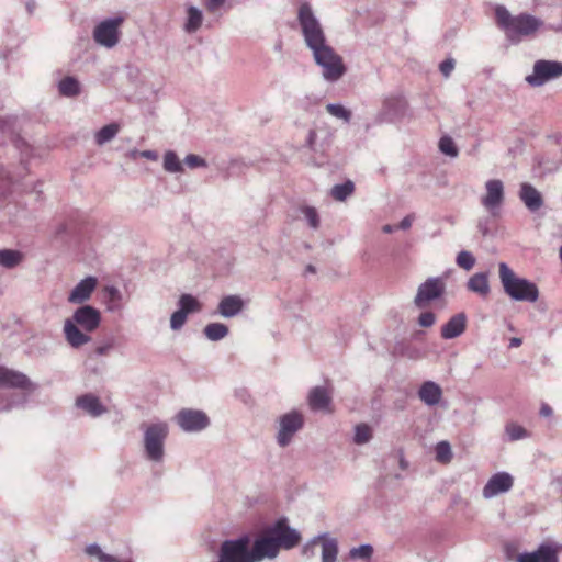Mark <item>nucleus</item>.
Masks as SVG:
<instances>
[{"label": "nucleus", "mask_w": 562, "mask_h": 562, "mask_svg": "<svg viewBox=\"0 0 562 562\" xmlns=\"http://www.w3.org/2000/svg\"><path fill=\"white\" fill-rule=\"evenodd\" d=\"M297 22L306 47L312 52L314 61L322 68V76L328 82L344 77L347 68L342 57L327 43L325 32L312 7L303 2L297 10Z\"/></svg>", "instance_id": "obj_1"}, {"label": "nucleus", "mask_w": 562, "mask_h": 562, "mask_svg": "<svg viewBox=\"0 0 562 562\" xmlns=\"http://www.w3.org/2000/svg\"><path fill=\"white\" fill-rule=\"evenodd\" d=\"M495 19L499 29H502L508 41L520 43L524 38L533 37L541 29L559 32L562 26L546 25L544 22L531 14L520 13L512 15L504 5H496Z\"/></svg>", "instance_id": "obj_2"}, {"label": "nucleus", "mask_w": 562, "mask_h": 562, "mask_svg": "<svg viewBox=\"0 0 562 562\" xmlns=\"http://www.w3.org/2000/svg\"><path fill=\"white\" fill-rule=\"evenodd\" d=\"M101 324V313L92 305H81L75 310L72 316L64 323L66 341L72 348H79L91 340V337L83 333L94 331Z\"/></svg>", "instance_id": "obj_3"}, {"label": "nucleus", "mask_w": 562, "mask_h": 562, "mask_svg": "<svg viewBox=\"0 0 562 562\" xmlns=\"http://www.w3.org/2000/svg\"><path fill=\"white\" fill-rule=\"evenodd\" d=\"M499 281L506 295L516 302L533 303L539 299L537 284L521 278L506 263H498Z\"/></svg>", "instance_id": "obj_4"}, {"label": "nucleus", "mask_w": 562, "mask_h": 562, "mask_svg": "<svg viewBox=\"0 0 562 562\" xmlns=\"http://www.w3.org/2000/svg\"><path fill=\"white\" fill-rule=\"evenodd\" d=\"M143 446L145 458L154 463H161L165 458V442L169 427L165 422L143 424Z\"/></svg>", "instance_id": "obj_5"}, {"label": "nucleus", "mask_w": 562, "mask_h": 562, "mask_svg": "<svg viewBox=\"0 0 562 562\" xmlns=\"http://www.w3.org/2000/svg\"><path fill=\"white\" fill-rule=\"evenodd\" d=\"M266 529L278 553L280 550H291L295 548L302 539L301 533L289 525L288 518L285 517L277 519Z\"/></svg>", "instance_id": "obj_6"}, {"label": "nucleus", "mask_w": 562, "mask_h": 562, "mask_svg": "<svg viewBox=\"0 0 562 562\" xmlns=\"http://www.w3.org/2000/svg\"><path fill=\"white\" fill-rule=\"evenodd\" d=\"M560 76H562V63L539 59L533 64L532 72L526 77V81L529 86L537 88Z\"/></svg>", "instance_id": "obj_7"}, {"label": "nucleus", "mask_w": 562, "mask_h": 562, "mask_svg": "<svg viewBox=\"0 0 562 562\" xmlns=\"http://www.w3.org/2000/svg\"><path fill=\"white\" fill-rule=\"evenodd\" d=\"M124 19L122 16L109 18L100 22L93 30L95 43L106 47H114L120 41V26Z\"/></svg>", "instance_id": "obj_8"}, {"label": "nucleus", "mask_w": 562, "mask_h": 562, "mask_svg": "<svg viewBox=\"0 0 562 562\" xmlns=\"http://www.w3.org/2000/svg\"><path fill=\"white\" fill-rule=\"evenodd\" d=\"M304 417L297 411H291L282 415L279 419V431L277 442L284 448L290 445L293 436L303 428Z\"/></svg>", "instance_id": "obj_9"}, {"label": "nucleus", "mask_w": 562, "mask_h": 562, "mask_svg": "<svg viewBox=\"0 0 562 562\" xmlns=\"http://www.w3.org/2000/svg\"><path fill=\"white\" fill-rule=\"evenodd\" d=\"M178 426L186 432H199L207 428L210 418L199 409L182 408L175 417Z\"/></svg>", "instance_id": "obj_10"}, {"label": "nucleus", "mask_w": 562, "mask_h": 562, "mask_svg": "<svg viewBox=\"0 0 562 562\" xmlns=\"http://www.w3.org/2000/svg\"><path fill=\"white\" fill-rule=\"evenodd\" d=\"M505 200L504 183L498 179H491L485 182V194L481 203L492 216H497Z\"/></svg>", "instance_id": "obj_11"}, {"label": "nucleus", "mask_w": 562, "mask_h": 562, "mask_svg": "<svg viewBox=\"0 0 562 562\" xmlns=\"http://www.w3.org/2000/svg\"><path fill=\"white\" fill-rule=\"evenodd\" d=\"M201 304L192 294H182L178 301V310L171 314L170 328L180 330L187 322L188 315L199 312Z\"/></svg>", "instance_id": "obj_12"}, {"label": "nucleus", "mask_w": 562, "mask_h": 562, "mask_svg": "<svg viewBox=\"0 0 562 562\" xmlns=\"http://www.w3.org/2000/svg\"><path fill=\"white\" fill-rule=\"evenodd\" d=\"M445 289V282L441 278H428L418 286L414 304L418 308H424L429 302L439 299L443 294Z\"/></svg>", "instance_id": "obj_13"}, {"label": "nucleus", "mask_w": 562, "mask_h": 562, "mask_svg": "<svg viewBox=\"0 0 562 562\" xmlns=\"http://www.w3.org/2000/svg\"><path fill=\"white\" fill-rule=\"evenodd\" d=\"M407 103L403 97L387 95L382 101L378 119L380 122L393 123L405 115Z\"/></svg>", "instance_id": "obj_14"}, {"label": "nucleus", "mask_w": 562, "mask_h": 562, "mask_svg": "<svg viewBox=\"0 0 562 562\" xmlns=\"http://www.w3.org/2000/svg\"><path fill=\"white\" fill-rule=\"evenodd\" d=\"M562 547L555 542H543L532 552L518 554L517 562H559Z\"/></svg>", "instance_id": "obj_15"}, {"label": "nucleus", "mask_w": 562, "mask_h": 562, "mask_svg": "<svg viewBox=\"0 0 562 562\" xmlns=\"http://www.w3.org/2000/svg\"><path fill=\"white\" fill-rule=\"evenodd\" d=\"M0 387L19 389L33 392L37 389V385L24 373L0 366Z\"/></svg>", "instance_id": "obj_16"}, {"label": "nucleus", "mask_w": 562, "mask_h": 562, "mask_svg": "<svg viewBox=\"0 0 562 562\" xmlns=\"http://www.w3.org/2000/svg\"><path fill=\"white\" fill-rule=\"evenodd\" d=\"M333 143V134L327 130H310L305 146L314 154L326 157Z\"/></svg>", "instance_id": "obj_17"}, {"label": "nucleus", "mask_w": 562, "mask_h": 562, "mask_svg": "<svg viewBox=\"0 0 562 562\" xmlns=\"http://www.w3.org/2000/svg\"><path fill=\"white\" fill-rule=\"evenodd\" d=\"M250 553L254 562L262 561L263 559H274L278 557V551L274 548L273 541L269 536L267 529L258 536L250 547Z\"/></svg>", "instance_id": "obj_18"}, {"label": "nucleus", "mask_w": 562, "mask_h": 562, "mask_svg": "<svg viewBox=\"0 0 562 562\" xmlns=\"http://www.w3.org/2000/svg\"><path fill=\"white\" fill-rule=\"evenodd\" d=\"M514 484L513 476L507 472H498L490 477L482 494L484 498H492L498 494L508 492Z\"/></svg>", "instance_id": "obj_19"}, {"label": "nucleus", "mask_w": 562, "mask_h": 562, "mask_svg": "<svg viewBox=\"0 0 562 562\" xmlns=\"http://www.w3.org/2000/svg\"><path fill=\"white\" fill-rule=\"evenodd\" d=\"M98 280L94 277L82 279L71 290L67 301L71 304H82L88 301L97 286Z\"/></svg>", "instance_id": "obj_20"}, {"label": "nucleus", "mask_w": 562, "mask_h": 562, "mask_svg": "<svg viewBox=\"0 0 562 562\" xmlns=\"http://www.w3.org/2000/svg\"><path fill=\"white\" fill-rule=\"evenodd\" d=\"M518 195L525 206L532 213L543 206L541 193L530 183H521Z\"/></svg>", "instance_id": "obj_21"}, {"label": "nucleus", "mask_w": 562, "mask_h": 562, "mask_svg": "<svg viewBox=\"0 0 562 562\" xmlns=\"http://www.w3.org/2000/svg\"><path fill=\"white\" fill-rule=\"evenodd\" d=\"M244 307L245 302L239 295H225L217 305V313L222 317L232 318L237 316Z\"/></svg>", "instance_id": "obj_22"}, {"label": "nucleus", "mask_w": 562, "mask_h": 562, "mask_svg": "<svg viewBox=\"0 0 562 562\" xmlns=\"http://www.w3.org/2000/svg\"><path fill=\"white\" fill-rule=\"evenodd\" d=\"M467 327V316L464 313L453 315L442 327L441 337L453 339L462 335Z\"/></svg>", "instance_id": "obj_23"}, {"label": "nucleus", "mask_w": 562, "mask_h": 562, "mask_svg": "<svg viewBox=\"0 0 562 562\" xmlns=\"http://www.w3.org/2000/svg\"><path fill=\"white\" fill-rule=\"evenodd\" d=\"M76 405L92 417H99L106 412L100 398L90 393L77 397Z\"/></svg>", "instance_id": "obj_24"}, {"label": "nucleus", "mask_w": 562, "mask_h": 562, "mask_svg": "<svg viewBox=\"0 0 562 562\" xmlns=\"http://www.w3.org/2000/svg\"><path fill=\"white\" fill-rule=\"evenodd\" d=\"M418 396L426 405L435 406L441 400L442 390L436 382L426 381L420 385Z\"/></svg>", "instance_id": "obj_25"}, {"label": "nucleus", "mask_w": 562, "mask_h": 562, "mask_svg": "<svg viewBox=\"0 0 562 562\" xmlns=\"http://www.w3.org/2000/svg\"><path fill=\"white\" fill-rule=\"evenodd\" d=\"M331 397L323 386H315L310 391L308 404L313 411H324L329 407Z\"/></svg>", "instance_id": "obj_26"}, {"label": "nucleus", "mask_w": 562, "mask_h": 562, "mask_svg": "<svg viewBox=\"0 0 562 562\" xmlns=\"http://www.w3.org/2000/svg\"><path fill=\"white\" fill-rule=\"evenodd\" d=\"M467 289L470 292L476 293L481 296H486L491 291L488 283V273L477 272L471 276L467 282Z\"/></svg>", "instance_id": "obj_27"}, {"label": "nucleus", "mask_w": 562, "mask_h": 562, "mask_svg": "<svg viewBox=\"0 0 562 562\" xmlns=\"http://www.w3.org/2000/svg\"><path fill=\"white\" fill-rule=\"evenodd\" d=\"M324 537L321 539L322 544V562H336L338 555V541L335 538H330L327 533H323Z\"/></svg>", "instance_id": "obj_28"}, {"label": "nucleus", "mask_w": 562, "mask_h": 562, "mask_svg": "<svg viewBox=\"0 0 562 562\" xmlns=\"http://www.w3.org/2000/svg\"><path fill=\"white\" fill-rule=\"evenodd\" d=\"M58 92L66 98H75L81 92L79 80L72 76H66L58 82Z\"/></svg>", "instance_id": "obj_29"}, {"label": "nucleus", "mask_w": 562, "mask_h": 562, "mask_svg": "<svg viewBox=\"0 0 562 562\" xmlns=\"http://www.w3.org/2000/svg\"><path fill=\"white\" fill-rule=\"evenodd\" d=\"M26 401L27 396L25 394H9L0 392V412H8L14 407L22 406Z\"/></svg>", "instance_id": "obj_30"}, {"label": "nucleus", "mask_w": 562, "mask_h": 562, "mask_svg": "<svg viewBox=\"0 0 562 562\" xmlns=\"http://www.w3.org/2000/svg\"><path fill=\"white\" fill-rule=\"evenodd\" d=\"M202 21H203L202 11L194 5H189L187 8V20L184 23V31L187 33L196 32L201 27Z\"/></svg>", "instance_id": "obj_31"}, {"label": "nucleus", "mask_w": 562, "mask_h": 562, "mask_svg": "<svg viewBox=\"0 0 562 562\" xmlns=\"http://www.w3.org/2000/svg\"><path fill=\"white\" fill-rule=\"evenodd\" d=\"M23 260V255L20 250L15 249H1L0 250V266L7 269L15 268Z\"/></svg>", "instance_id": "obj_32"}, {"label": "nucleus", "mask_w": 562, "mask_h": 562, "mask_svg": "<svg viewBox=\"0 0 562 562\" xmlns=\"http://www.w3.org/2000/svg\"><path fill=\"white\" fill-rule=\"evenodd\" d=\"M228 327L223 323H210L203 329L205 337L211 341L224 339L228 335Z\"/></svg>", "instance_id": "obj_33"}, {"label": "nucleus", "mask_w": 562, "mask_h": 562, "mask_svg": "<svg viewBox=\"0 0 562 562\" xmlns=\"http://www.w3.org/2000/svg\"><path fill=\"white\" fill-rule=\"evenodd\" d=\"M119 131H120V125L117 123H110L108 125H104L95 133V136H94L95 143L99 146H102V145L109 143L116 136Z\"/></svg>", "instance_id": "obj_34"}, {"label": "nucleus", "mask_w": 562, "mask_h": 562, "mask_svg": "<svg viewBox=\"0 0 562 562\" xmlns=\"http://www.w3.org/2000/svg\"><path fill=\"white\" fill-rule=\"evenodd\" d=\"M355 191V183L351 180H346L342 183L335 184L330 190V195L334 200L342 202L350 196Z\"/></svg>", "instance_id": "obj_35"}, {"label": "nucleus", "mask_w": 562, "mask_h": 562, "mask_svg": "<svg viewBox=\"0 0 562 562\" xmlns=\"http://www.w3.org/2000/svg\"><path fill=\"white\" fill-rule=\"evenodd\" d=\"M104 291H105L108 310H110L112 312L120 310L121 304H122V299H123L122 292L113 285L106 286Z\"/></svg>", "instance_id": "obj_36"}, {"label": "nucleus", "mask_w": 562, "mask_h": 562, "mask_svg": "<svg viewBox=\"0 0 562 562\" xmlns=\"http://www.w3.org/2000/svg\"><path fill=\"white\" fill-rule=\"evenodd\" d=\"M164 169L170 173H177V172L183 171V166L175 151L168 150L165 154Z\"/></svg>", "instance_id": "obj_37"}, {"label": "nucleus", "mask_w": 562, "mask_h": 562, "mask_svg": "<svg viewBox=\"0 0 562 562\" xmlns=\"http://www.w3.org/2000/svg\"><path fill=\"white\" fill-rule=\"evenodd\" d=\"M373 552V547L369 543H364L359 547L351 548L349 551V558L352 560H363L370 562Z\"/></svg>", "instance_id": "obj_38"}, {"label": "nucleus", "mask_w": 562, "mask_h": 562, "mask_svg": "<svg viewBox=\"0 0 562 562\" xmlns=\"http://www.w3.org/2000/svg\"><path fill=\"white\" fill-rule=\"evenodd\" d=\"M87 555L98 559L99 562H117V559L102 551L97 543L88 544L85 549Z\"/></svg>", "instance_id": "obj_39"}, {"label": "nucleus", "mask_w": 562, "mask_h": 562, "mask_svg": "<svg viewBox=\"0 0 562 562\" xmlns=\"http://www.w3.org/2000/svg\"><path fill=\"white\" fill-rule=\"evenodd\" d=\"M326 111L334 117L342 120L345 123H349L352 116L351 111L339 103H328Z\"/></svg>", "instance_id": "obj_40"}, {"label": "nucleus", "mask_w": 562, "mask_h": 562, "mask_svg": "<svg viewBox=\"0 0 562 562\" xmlns=\"http://www.w3.org/2000/svg\"><path fill=\"white\" fill-rule=\"evenodd\" d=\"M505 432L510 441L521 440L530 436L527 429L515 423H508L505 426Z\"/></svg>", "instance_id": "obj_41"}, {"label": "nucleus", "mask_w": 562, "mask_h": 562, "mask_svg": "<svg viewBox=\"0 0 562 562\" xmlns=\"http://www.w3.org/2000/svg\"><path fill=\"white\" fill-rule=\"evenodd\" d=\"M372 438V429L367 424H358L355 427V436L353 441L357 445H364L369 442Z\"/></svg>", "instance_id": "obj_42"}, {"label": "nucleus", "mask_w": 562, "mask_h": 562, "mask_svg": "<svg viewBox=\"0 0 562 562\" xmlns=\"http://www.w3.org/2000/svg\"><path fill=\"white\" fill-rule=\"evenodd\" d=\"M439 149L442 154L451 158H456L459 154L458 147L456 146L453 139L447 135L439 139Z\"/></svg>", "instance_id": "obj_43"}, {"label": "nucleus", "mask_w": 562, "mask_h": 562, "mask_svg": "<svg viewBox=\"0 0 562 562\" xmlns=\"http://www.w3.org/2000/svg\"><path fill=\"white\" fill-rule=\"evenodd\" d=\"M436 460L441 463H447L452 458V451L448 441H439L435 448Z\"/></svg>", "instance_id": "obj_44"}, {"label": "nucleus", "mask_w": 562, "mask_h": 562, "mask_svg": "<svg viewBox=\"0 0 562 562\" xmlns=\"http://www.w3.org/2000/svg\"><path fill=\"white\" fill-rule=\"evenodd\" d=\"M456 262L457 265L469 271L471 270L474 265H475V258L474 256L472 255V252L468 251V250H461L458 255H457V258H456Z\"/></svg>", "instance_id": "obj_45"}, {"label": "nucleus", "mask_w": 562, "mask_h": 562, "mask_svg": "<svg viewBox=\"0 0 562 562\" xmlns=\"http://www.w3.org/2000/svg\"><path fill=\"white\" fill-rule=\"evenodd\" d=\"M183 162L191 169L205 168L207 166V162L204 158L194 154L187 155Z\"/></svg>", "instance_id": "obj_46"}, {"label": "nucleus", "mask_w": 562, "mask_h": 562, "mask_svg": "<svg viewBox=\"0 0 562 562\" xmlns=\"http://www.w3.org/2000/svg\"><path fill=\"white\" fill-rule=\"evenodd\" d=\"M303 214L312 228H317L319 226V217L315 207L305 206L303 209Z\"/></svg>", "instance_id": "obj_47"}, {"label": "nucleus", "mask_w": 562, "mask_h": 562, "mask_svg": "<svg viewBox=\"0 0 562 562\" xmlns=\"http://www.w3.org/2000/svg\"><path fill=\"white\" fill-rule=\"evenodd\" d=\"M456 66V60L451 57L446 58L439 64V70L445 78H449Z\"/></svg>", "instance_id": "obj_48"}, {"label": "nucleus", "mask_w": 562, "mask_h": 562, "mask_svg": "<svg viewBox=\"0 0 562 562\" xmlns=\"http://www.w3.org/2000/svg\"><path fill=\"white\" fill-rule=\"evenodd\" d=\"M324 537V535L315 536L313 539H311L302 549V553L306 558H311L315 554L314 548L315 546L321 541V539Z\"/></svg>", "instance_id": "obj_49"}, {"label": "nucleus", "mask_w": 562, "mask_h": 562, "mask_svg": "<svg viewBox=\"0 0 562 562\" xmlns=\"http://www.w3.org/2000/svg\"><path fill=\"white\" fill-rule=\"evenodd\" d=\"M538 166H539V168L542 169V171H541L542 173L553 172L559 168L557 161H551L544 157H541L538 159Z\"/></svg>", "instance_id": "obj_50"}, {"label": "nucleus", "mask_w": 562, "mask_h": 562, "mask_svg": "<svg viewBox=\"0 0 562 562\" xmlns=\"http://www.w3.org/2000/svg\"><path fill=\"white\" fill-rule=\"evenodd\" d=\"M436 322V315L432 312H424L418 317V324L422 327H431Z\"/></svg>", "instance_id": "obj_51"}, {"label": "nucleus", "mask_w": 562, "mask_h": 562, "mask_svg": "<svg viewBox=\"0 0 562 562\" xmlns=\"http://www.w3.org/2000/svg\"><path fill=\"white\" fill-rule=\"evenodd\" d=\"M113 346H114V339L111 338L108 341L99 345L95 348L94 353L97 356H106L110 352V350L113 348Z\"/></svg>", "instance_id": "obj_52"}, {"label": "nucleus", "mask_w": 562, "mask_h": 562, "mask_svg": "<svg viewBox=\"0 0 562 562\" xmlns=\"http://www.w3.org/2000/svg\"><path fill=\"white\" fill-rule=\"evenodd\" d=\"M490 217H482L477 222V229L483 236H486L490 233Z\"/></svg>", "instance_id": "obj_53"}, {"label": "nucleus", "mask_w": 562, "mask_h": 562, "mask_svg": "<svg viewBox=\"0 0 562 562\" xmlns=\"http://www.w3.org/2000/svg\"><path fill=\"white\" fill-rule=\"evenodd\" d=\"M226 0H207L206 9L210 12H215L220 7L225 3Z\"/></svg>", "instance_id": "obj_54"}, {"label": "nucleus", "mask_w": 562, "mask_h": 562, "mask_svg": "<svg viewBox=\"0 0 562 562\" xmlns=\"http://www.w3.org/2000/svg\"><path fill=\"white\" fill-rule=\"evenodd\" d=\"M413 221H414V215L413 214H409V215H406L404 218H402V221L400 222L398 224V228L403 229V231H406L408 228H411L412 224H413Z\"/></svg>", "instance_id": "obj_55"}, {"label": "nucleus", "mask_w": 562, "mask_h": 562, "mask_svg": "<svg viewBox=\"0 0 562 562\" xmlns=\"http://www.w3.org/2000/svg\"><path fill=\"white\" fill-rule=\"evenodd\" d=\"M139 157L155 161L158 159V154L155 150H142V153H139Z\"/></svg>", "instance_id": "obj_56"}, {"label": "nucleus", "mask_w": 562, "mask_h": 562, "mask_svg": "<svg viewBox=\"0 0 562 562\" xmlns=\"http://www.w3.org/2000/svg\"><path fill=\"white\" fill-rule=\"evenodd\" d=\"M553 413L552 408L548 404H542L539 414L543 417H549Z\"/></svg>", "instance_id": "obj_57"}, {"label": "nucleus", "mask_w": 562, "mask_h": 562, "mask_svg": "<svg viewBox=\"0 0 562 562\" xmlns=\"http://www.w3.org/2000/svg\"><path fill=\"white\" fill-rule=\"evenodd\" d=\"M521 344H522L521 338L513 337L509 340V348H517V347L521 346Z\"/></svg>", "instance_id": "obj_58"}, {"label": "nucleus", "mask_w": 562, "mask_h": 562, "mask_svg": "<svg viewBox=\"0 0 562 562\" xmlns=\"http://www.w3.org/2000/svg\"><path fill=\"white\" fill-rule=\"evenodd\" d=\"M139 153H142V150L132 149V150H130V151L127 153V157H128L130 159L135 160V159H137V158L139 157Z\"/></svg>", "instance_id": "obj_59"}, {"label": "nucleus", "mask_w": 562, "mask_h": 562, "mask_svg": "<svg viewBox=\"0 0 562 562\" xmlns=\"http://www.w3.org/2000/svg\"><path fill=\"white\" fill-rule=\"evenodd\" d=\"M305 271L307 273H315L316 272V268L313 266V265H308L305 269Z\"/></svg>", "instance_id": "obj_60"}, {"label": "nucleus", "mask_w": 562, "mask_h": 562, "mask_svg": "<svg viewBox=\"0 0 562 562\" xmlns=\"http://www.w3.org/2000/svg\"><path fill=\"white\" fill-rule=\"evenodd\" d=\"M382 229L384 233H392L394 231L393 226L391 225H384Z\"/></svg>", "instance_id": "obj_61"}, {"label": "nucleus", "mask_w": 562, "mask_h": 562, "mask_svg": "<svg viewBox=\"0 0 562 562\" xmlns=\"http://www.w3.org/2000/svg\"><path fill=\"white\" fill-rule=\"evenodd\" d=\"M282 46H283V44H282V41L280 40V41H278V43H276L274 49L277 52H281L282 50Z\"/></svg>", "instance_id": "obj_62"}, {"label": "nucleus", "mask_w": 562, "mask_h": 562, "mask_svg": "<svg viewBox=\"0 0 562 562\" xmlns=\"http://www.w3.org/2000/svg\"><path fill=\"white\" fill-rule=\"evenodd\" d=\"M66 232V225L61 224L59 225V227L57 228V232L56 234L59 235V234H63Z\"/></svg>", "instance_id": "obj_63"}, {"label": "nucleus", "mask_w": 562, "mask_h": 562, "mask_svg": "<svg viewBox=\"0 0 562 562\" xmlns=\"http://www.w3.org/2000/svg\"><path fill=\"white\" fill-rule=\"evenodd\" d=\"M26 10H27L29 13H32L33 10H34V3L33 2H29L26 4Z\"/></svg>", "instance_id": "obj_64"}]
</instances>
